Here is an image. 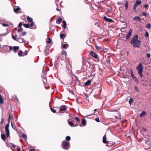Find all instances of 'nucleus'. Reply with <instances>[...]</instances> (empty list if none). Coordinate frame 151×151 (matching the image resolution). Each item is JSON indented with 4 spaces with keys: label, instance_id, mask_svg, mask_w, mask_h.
<instances>
[{
    "label": "nucleus",
    "instance_id": "obj_1",
    "mask_svg": "<svg viewBox=\"0 0 151 151\" xmlns=\"http://www.w3.org/2000/svg\"><path fill=\"white\" fill-rule=\"evenodd\" d=\"M141 43V41L138 40V36L136 34L133 36L131 41V43L133 45V47L135 48L139 47Z\"/></svg>",
    "mask_w": 151,
    "mask_h": 151
},
{
    "label": "nucleus",
    "instance_id": "obj_2",
    "mask_svg": "<svg viewBox=\"0 0 151 151\" xmlns=\"http://www.w3.org/2000/svg\"><path fill=\"white\" fill-rule=\"evenodd\" d=\"M143 69L142 65L141 63L139 64L136 67V69L138 71V74L140 76V77H143L142 72Z\"/></svg>",
    "mask_w": 151,
    "mask_h": 151
},
{
    "label": "nucleus",
    "instance_id": "obj_3",
    "mask_svg": "<svg viewBox=\"0 0 151 151\" xmlns=\"http://www.w3.org/2000/svg\"><path fill=\"white\" fill-rule=\"evenodd\" d=\"M62 145L63 148L65 149H67L70 147L69 142L65 140L63 142Z\"/></svg>",
    "mask_w": 151,
    "mask_h": 151
},
{
    "label": "nucleus",
    "instance_id": "obj_4",
    "mask_svg": "<svg viewBox=\"0 0 151 151\" xmlns=\"http://www.w3.org/2000/svg\"><path fill=\"white\" fill-rule=\"evenodd\" d=\"M8 123L7 124L5 127V130L6 132L7 137H8L9 135V123L10 122V120H8Z\"/></svg>",
    "mask_w": 151,
    "mask_h": 151
},
{
    "label": "nucleus",
    "instance_id": "obj_5",
    "mask_svg": "<svg viewBox=\"0 0 151 151\" xmlns=\"http://www.w3.org/2000/svg\"><path fill=\"white\" fill-rule=\"evenodd\" d=\"M71 121L72 120L71 119H69L68 121V124L70 126L73 127H76L78 125V124H77V125H74L73 123Z\"/></svg>",
    "mask_w": 151,
    "mask_h": 151
},
{
    "label": "nucleus",
    "instance_id": "obj_6",
    "mask_svg": "<svg viewBox=\"0 0 151 151\" xmlns=\"http://www.w3.org/2000/svg\"><path fill=\"white\" fill-rule=\"evenodd\" d=\"M106 138L105 137V135H104V144L107 143L106 145V146H111L112 145V143L109 142L108 141L106 140Z\"/></svg>",
    "mask_w": 151,
    "mask_h": 151
},
{
    "label": "nucleus",
    "instance_id": "obj_7",
    "mask_svg": "<svg viewBox=\"0 0 151 151\" xmlns=\"http://www.w3.org/2000/svg\"><path fill=\"white\" fill-rule=\"evenodd\" d=\"M132 29H130L129 31L128 34L126 36V38L127 39H129L130 38V37L132 35Z\"/></svg>",
    "mask_w": 151,
    "mask_h": 151
},
{
    "label": "nucleus",
    "instance_id": "obj_8",
    "mask_svg": "<svg viewBox=\"0 0 151 151\" xmlns=\"http://www.w3.org/2000/svg\"><path fill=\"white\" fill-rule=\"evenodd\" d=\"M90 54L94 58H97V55L95 52L91 51L90 52Z\"/></svg>",
    "mask_w": 151,
    "mask_h": 151
},
{
    "label": "nucleus",
    "instance_id": "obj_9",
    "mask_svg": "<svg viewBox=\"0 0 151 151\" xmlns=\"http://www.w3.org/2000/svg\"><path fill=\"white\" fill-rule=\"evenodd\" d=\"M104 20H105L106 22H114V21H113L112 19L108 18L105 16H104Z\"/></svg>",
    "mask_w": 151,
    "mask_h": 151
},
{
    "label": "nucleus",
    "instance_id": "obj_10",
    "mask_svg": "<svg viewBox=\"0 0 151 151\" xmlns=\"http://www.w3.org/2000/svg\"><path fill=\"white\" fill-rule=\"evenodd\" d=\"M17 41L19 42L20 43H22L24 42V40L23 39L19 37L17 38Z\"/></svg>",
    "mask_w": 151,
    "mask_h": 151
},
{
    "label": "nucleus",
    "instance_id": "obj_11",
    "mask_svg": "<svg viewBox=\"0 0 151 151\" xmlns=\"http://www.w3.org/2000/svg\"><path fill=\"white\" fill-rule=\"evenodd\" d=\"M66 110V106H62L60 109V111H65Z\"/></svg>",
    "mask_w": 151,
    "mask_h": 151
},
{
    "label": "nucleus",
    "instance_id": "obj_12",
    "mask_svg": "<svg viewBox=\"0 0 151 151\" xmlns=\"http://www.w3.org/2000/svg\"><path fill=\"white\" fill-rule=\"evenodd\" d=\"M133 19L135 21H139L141 20V19L139 17L137 16L135 17Z\"/></svg>",
    "mask_w": 151,
    "mask_h": 151
},
{
    "label": "nucleus",
    "instance_id": "obj_13",
    "mask_svg": "<svg viewBox=\"0 0 151 151\" xmlns=\"http://www.w3.org/2000/svg\"><path fill=\"white\" fill-rule=\"evenodd\" d=\"M27 21L29 22H31L33 21V19L31 17H28L27 18Z\"/></svg>",
    "mask_w": 151,
    "mask_h": 151
},
{
    "label": "nucleus",
    "instance_id": "obj_14",
    "mask_svg": "<svg viewBox=\"0 0 151 151\" xmlns=\"http://www.w3.org/2000/svg\"><path fill=\"white\" fill-rule=\"evenodd\" d=\"M141 3V1L137 0L135 4L138 6L140 5Z\"/></svg>",
    "mask_w": 151,
    "mask_h": 151
},
{
    "label": "nucleus",
    "instance_id": "obj_15",
    "mask_svg": "<svg viewBox=\"0 0 151 151\" xmlns=\"http://www.w3.org/2000/svg\"><path fill=\"white\" fill-rule=\"evenodd\" d=\"M91 82V80H88L85 83L84 85L85 86H88L90 84Z\"/></svg>",
    "mask_w": 151,
    "mask_h": 151
},
{
    "label": "nucleus",
    "instance_id": "obj_16",
    "mask_svg": "<svg viewBox=\"0 0 151 151\" xmlns=\"http://www.w3.org/2000/svg\"><path fill=\"white\" fill-rule=\"evenodd\" d=\"M62 21V19L61 18H59L56 20V23L58 24H60Z\"/></svg>",
    "mask_w": 151,
    "mask_h": 151
},
{
    "label": "nucleus",
    "instance_id": "obj_17",
    "mask_svg": "<svg viewBox=\"0 0 151 151\" xmlns=\"http://www.w3.org/2000/svg\"><path fill=\"white\" fill-rule=\"evenodd\" d=\"M20 10V8L19 7H17L16 8H14V11L15 12L17 13V12Z\"/></svg>",
    "mask_w": 151,
    "mask_h": 151
},
{
    "label": "nucleus",
    "instance_id": "obj_18",
    "mask_svg": "<svg viewBox=\"0 0 151 151\" xmlns=\"http://www.w3.org/2000/svg\"><path fill=\"white\" fill-rule=\"evenodd\" d=\"M30 26L31 27V28L32 29H35L36 28L35 26L34 25V22H32L30 24Z\"/></svg>",
    "mask_w": 151,
    "mask_h": 151
},
{
    "label": "nucleus",
    "instance_id": "obj_19",
    "mask_svg": "<svg viewBox=\"0 0 151 151\" xmlns=\"http://www.w3.org/2000/svg\"><path fill=\"white\" fill-rule=\"evenodd\" d=\"M82 123L83 126H85L86 125V122L85 119L82 120Z\"/></svg>",
    "mask_w": 151,
    "mask_h": 151
},
{
    "label": "nucleus",
    "instance_id": "obj_20",
    "mask_svg": "<svg viewBox=\"0 0 151 151\" xmlns=\"http://www.w3.org/2000/svg\"><path fill=\"white\" fill-rule=\"evenodd\" d=\"M19 49V47L18 46L13 47V50L14 52H16V50H18Z\"/></svg>",
    "mask_w": 151,
    "mask_h": 151
},
{
    "label": "nucleus",
    "instance_id": "obj_21",
    "mask_svg": "<svg viewBox=\"0 0 151 151\" xmlns=\"http://www.w3.org/2000/svg\"><path fill=\"white\" fill-rule=\"evenodd\" d=\"M130 72L131 73V76L132 77V78L135 76L134 74L133 70L132 69H131L130 70Z\"/></svg>",
    "mask_w": 151,
    "mask_h": 151
},
{
    "label": "nucleus",
    "instance_id": "obj_22",
    "mask_svg": "<svg viewBox=\"0 0 151 151\" xmlns=\"http://www.w3.org/2000/svg\"><path fill=\"white\" fill-rule=\"evenodd\" d=\"M66 37V35L64 34H61L60 35V38L62 39H63L64 38Z\"/></svg>",
    "mask_w": 151,
    "mask_h": 151
},
{
    "label": "nucleus",
    "instance_id": "obj_23",
    "mask_svg": "<svg viewBox=\"0 0 151 151\" xmlns=\"http://www.w3.org/2000/svg\"><path fill=\"white\" fill-rule=\"evenodd\" d=\"M1 138L2 139L4 140L6 139V136L4 134H1Z\"/></svg>",
    "mask_w": 151,
    "mask_h": 151
},
{
    "label": "nucleus",
    "instance_id": "obj_24",
    "mask_svg": "<svg viewBox=\"0 0 151 151\" xmlns=\"http://www.w3.org/2000/svg\"><path fill=\"white\" fill-rule=\"evenodd\" d=\"M63 27L64 29H65V28L66 27V22L65 21L63 20Z\"/></svg>",
    "mask_w": 151,
    "mask_h": 151
},
{
    "label": "nucleus",
    "instance_id": "obj_25",
    "mask_svg": "<svg viewBox=\"0 0 151 151\" xmlns=\"http://www.w3.org/2000/svg\"><path fill=\"white\" fill-rule=\"evenodd\" d=\"M27 32H23L21 34H20L19 35L20 36H24L26 35Z\"/></svg>",
    "mask_w": 151,
    "mask_h": 151
},
{
    "label": "nucleus",
    "instance_id": "obj_26",
    "mask_svg": "<svg viewBox=\"0 0 151 151\" xmlns=\"http://www.w3.org/2000/svg\"><path fill=\"white\" fill-rule=\"evenodd\" d=\"M145 112L144 111H143L142 113L140 114V116L141 117H142L145 116Z\"/></svg>",
    "mask_w": 151,
    "mask_h": 151
},
{
    "label": "nucleus",
    "instance_id": "obj_27",
    "mask_svg": "<svg viewBox=\"0 0 151 151\" xmlns=\"http://www.w3.org/2000/svg\"><path fill=\"white\" fill-rule=\"evenodd\" d=\"M23 25L26 28H28L29 27V24H23Z\"/></svg>",
    "mask_w": 151,
    "mask_h": 151
},
{
    "label": "nucleus",
    "instance_id": "obj_28",
    "mask_svg": "<svg viewBox=\"0 0 151 151\" xmlns=\"http://www.w3.org/2000/svg\"><path fill=\"white\" fill-rule=\"evenodd\" d=\"M3 98L1 95L0 94V103L1 104H2L3 103Z\"/></svg>",
    "mask_w": 151,
    "mask_h": 151
},
{
    "label": "nucleus",
    "instance_id": "obj_29",
    "mask_svg": "<svg viewBox=\"0 0 151 151\" xmlns=\"http://www.w3.org/2000/svg\"><path fill=\"white\" fill-rule=\"evenodd\" d=\"M146 27L147 28L150 29L151 28V24H147Z\"/></svg>",
    "mask_w": 151,
    "mask_h": 151
},
{
    "label": "nucleus",
    "instance_id": "obj_30",
    "mask_svg": "<svg viewBox=\"0 0 151 151\" xmlns=\"http://www.w3.org/2000/svg\"><path fill=\"white\" fill-rule=\"evenodd\" d=\"M128 1H127L125 4V7L126 10H127L128 8Z\"/></svg>",
    "mask_w": 151,
    "mask_h": 151
},
{
    "label": "nucleus",
    "instance_id": "obj_31",
    "mask_svg": "<svg viewBox=\"0 0 151 151\" xmlns=\"http://www.w3.org/2000/svg\"><path fill=\"white\" fill-rule=\"evenodd\" d=\"M44 83L45 85H46L47 83V80L46 79L44 78L43 80Z\"/></svg>",
    "mask_w": 151,
    "mask_h": 151
},
{
    "label": "nucleus",
    "instance_id": "obj_32",
    "mask_svg": "<svg viewBox=\"0 0 151 151\" xmlns=\"http://www.w3.org/2000/svg\"><path fill=\"white\" fill-rule=\"evenodd\" d=\"M73 118L76 119L78 123L80 122V119H79L77 117H73Z\"/></svg>",
    "mask_w": 151,
    "mask_h": 151
},
{
    "label": "nucleus",
    "instance_id": "obj_33",
    "mask_svg": "<svg viewBox=\"0 0 151 151\" xmlns=\"http://www.w3.org/2000/svg\"><path fill=\"white\" fill-rule=\"evenodd\" d=\"M134 101V100L132 98H130L129 101V103L130 104H131Z\"/></svg>",
    "mask_w": 151,
    "mask_h": 151
},
{
    "label": "nucleus",
    "instance_id": "obj_34",
    "mask_svg": "<svg viewBox=\"0 0 151 151\" xmlns=\"http://www.w3.org/2000/svg\"><path fill=\"white\" fill-rule=\"evenodd\" d=\"M22 52L21 51H20L18 53V55L19 56H22Z\"/></svg>",
    "mask_w": 151,
    "mask_h": 151
},
{
    "label": "nucleus",
    "instance_id": "obj_35",
    "mask_svg": "<svg viewBox=\"0 0 151 151\" xmlns=\"http://www.w3.org/2000/svg\"><path fill=\"white\" fill-rule=\"evenodd\" d=\"M47 39L48 40L47 41V42L48 43H49V44L51 42V41L49 37H48L47 38Z\"/></svg>",
    "mask_w": 151,
    "mask_h": 151
},
{
    "label": "nucleus",
    "instance_id": "obj_36",
    "mask_svg": "<svg viewBox=\"0 0 151 151\" xmlns=\"http://www.w3.org/2000/svg\"><path fill=\"white\" fill-rule=\"evenodd\" d=\"M137 6L135 4L134 5V12L136 11V7Z\"/></svg>",
    "mask_w": 151,
    "mask_h": 151
},
{
    "label": "nucleus",
    "instance_id": "obj_37",
    "mask_svg": "<svg viewBox=\"0 0 151 151\" xmlns=\"http://www.w3.org/2000/svg\"><path fill=\"white\" fill-rule=\"evenodd\" d=\"M66 139L67 141H69L70 139V137L69 136H67L66 137Z\"/></svg>",
    "mask_w": 151,
    "mask_h": 151
},
{
    "label": "nucleus",
    "instance_id": "obj_38",
    "mask_svg": "<svg viewBox=\"0 0 151 151\" xmlns=\"http://www.w3.org/2000/svg\"><path fill=\"white\" fill-rule=\"evenodd\" d=\"M12 38L14 40L17 41V37L16 36H14L12 35Z\"/></svg>",
    "mask_w": 151,
    "mask_h": 151
},
{
    "label": "nucleus",
    "instance_id": "obj_39",
    "mask_svg": "<svg viewBox=\"0 0 151 151\" xmlns=\"http://www.w3.org/2000/svg\"><path fill=\"white\" fill-rule=\"evenodd\" d=\"M51 110L52 112L54 113H55L56 112V110L52 108H51Z\"/></svg>",
    "mask_w": 151,
    "mask_h": 151
},
{
    "label": "nucleus",
    "instance_id": "obj_40",
    "mask_svg": "<svg viewBox=\"0 0 151 151\" xmlns=\"http://www.w3.org/2000/svg\"><path fill=\"white\" fill-rule=\"evenodd\" d=\"M11 125L12 127L15 130L16 129V127L15 126H14L13 125L12 122H11Z\"/></svg>",
    "mask_w": 151,
    "mask_h": 151
},
{
    "label": "nucleus",
    "instance_id": "obj_41",
    "mask_svg": "<svg viewBox=\"0 0 151 151\" xmlns=\"http://www.w3.org/2000/svg\"><path fill=\"white\" fill-rule=\"evenodd\" d=\"M19 29H18V32H21L22 31V30H23V29L22 28V27H19Z\"/></svg>",
    "mask_w": 151,
    "mask_h": 151
},
{
    "label": "nucleus",
    "instance_id": "obj_42",
    "mask_svg": "<svg viewBox=\"0 0 151 151\" xmlns=\"http://www.w3.org/2000/svg\"><path fill=\"white\" fill-rule=\"evenodd\" d=\"M62 52L63 54L65 55V56L66 55V51L64 50Z\"/></svg>",
    "mask_w": 151,
    "mask_h": 151
},
{
    "label": "nucleus",
    "instance_id": "obj_43",
    "mask_svg": "<svg viewBox=\"0 0 151 151\" xmlns=\"http://www.w3.org/2000/svg\"><path fill=\"white\" fill-rule=\"evenodd\" d=\"M145 36L146 37H147L149 36L148 33L147 31L146 32Z\"/></svg>",
    "mask_w": 151,
    "mask_h": 151
},
{
    "label": "nucleus",
    "instance_id": "obj_44",
    "mask_svg": "<svg viewBox=\"0 0 151 151\" xmlns=\"http://www.w3.org/2000/svg\"><path fill=\"white\" fill-rule=\"evenodd\" d=\"M132 78L133 79L134 81H137V78L135 76L134 77H133Z\"/></svg>",
    "mask_w": 151,
    "mask_h": 151
},
{
    "label": "nucleus",
    "instance_id": "obj_45",
    "mask_svg": "<svg viewBox=\"0 0 151 151\" xmlns=\"http://www.w3.org/2000/svg\"><path fill=\"white\" fill-rule=\"evenodd\" d=\"M66 44H64L63 45L62 48H63L64 49L66 47Z\"/></svg>",
    "mask_w": 151,
    "mask_h": 151
},
{
    "label": "nucleus",
    "instance_id": "obj_46",
    "mask_svg": "<svg viewBox=\"0 0 151 151\" xmlns=\"http://www.w3.org/2000/svg\"><path fill=\"white\" fill-rule=\"evenodd\" d=\"M2 24L4 27H7L9 26V25L6 24Z\"/></svg>",
    "mask_w": 151,
    "mask_h": 151
},
{
    "label": "nucleus",
    "instance_id": "obj_47",
    "mask_svg": "<svg viewBox=\"0 0 151 151\" xmlns=\"http://www.w3.org/2000/svg\"><path fill=\"white\" fill-rule=\"evenodd\" d=\"M22 137L24 138H27V136L25 134H23L22 135Z\"/></svg>",
    "mask_w": 151,
    "mask_h": 151
},
{
    "label": "nucleus",
    "instance_id": "obj_48",
    "mask_svg": "<svg viewBox=\"0 0 151 151\" xmlns=\"http://www.w3.org/2000/svg\"><path fill=\"white\" fill-rule=\"evenodd\" d=\"M147 56L148 58H149L150 57V54L149 53H148L147 54Z\"/></svg>",
    "mask_w": 151,
    "mask_h": 151
},
{
    "label": "nucleus",
    "instance_id": "obj_49",
    "mask_svg": "<svg viewBox=\"0 0 151 151\" xmlns=\"http://www.w3.org/2000/svg\"><path fill=\"white\" fill-rule=\"evenodd\" d=\"M22 22H20L19 24V25L18 26V27H21V26H22Z\"/></svg>",
    "mask_w": 151,
    "mask_h": 151
},
{
    "label": "nucleus",
    "instance_id": "obj_50",
    "mask_svg": "<svg viewBox=\"0 0 151 151\" xmlns=\"http://www.w3.org/2000/svg\"><path fill=\"white\" fill-rule=\"evenodd\" d=\"M135 90L137 92H138L139 91L138 88L136 86L135 87Z\"/></svg>",
    "mask_w": 151,
    "mask_h": 151
},
{
    "label": "nucleus",
    "instance_id": "obj_51",
    "mask_svg": "<svg viewBox=\"0 0 151 151\" xmlns=\"http://www.w3.org/2000/svg\"><path fill=\"white\" fill-rule=\"evenodd\" d=\"M95 120L96 122H99V118H96L95 119Z\"/></svg>",
    "mask_w": 151,
    "mask_h": 151
},
{
    "label": "nucleus",
    "instance_id": "obj_52",
    "mask_svg": "<svg viewBox=\"0 0 151 151\" xmlns=\"http://www.w3.org/2000/svg\"><path fill=\"white\" fill-rule=\"evenodd\" d=\"M9 49L10 50H13V47H12V46H10L9 47Z\"/></svg>",
    "mask_w": 151,
    "mask_h": 151
},
{
    "label": "nucleus",
    "instance_id": "obj_53",
    "mask_svg": "<svg viewBox=\"0 0 151 151\" xmlns=\"http://www.w3.org/2000/svg\"><path fill=\"white\" fill-rule=\"evenodd\" d=\"M4 119H3V118H2L1 119V124H2L3 123V122H4Z\"/></svg>",
    "mask_w": 151,
    "mask_h": 151
},
{
    "label": "nucleus",
    "instance_id": "obj_54",
    "mask_svg": "<svg viewBox=\"0 0 151 151\" xmlns=\"http://www.w3.org/2000/svg\"><path fill=\"white\" fill-rule=\"evenodd\" d=\"M17 151H21V149L20 148L18 147L17 149Z\"/></svg>",
    "mask_w": 151,
    "mask_h": 151
},
{
    "label": "nucleus",
    "instance_id": "obj_55",
    "mask_svg": "<svg viewBox=\"0 0 151 151\" xmlns=\"http://www.w3.org/2000/svg\"><path fill=\"white\" fill-rule=\"evenodd\" d=\"M55 67L56 69H57L58 68L57 65V63L56 64V62H55Z\"/></svg>",
    "mask_w": 151,
    "mask_h": 151
},
{
    "label": "nucleus",
    "instance_id": "obj_56",
    "mask_svg": "<svg viewBox=\"0 0 151 151\" xmlns=\"http://www.w3.org/2000/svg\"><path fill=\"white\" fill-rule=\"evenodd\" d=\"M143 6L145 8H147L148 7V5L147 4H145L143 5Z\"/></svg>",
    "mask_w": 151,
    "mask_h": 151
},
{
    "label": "nucleus",
    "instance_id": "obj_57",
    "mask_svg": "<svg viewBox=\"0 0 151 151\" xmlns=\"http://www.w3.org/2000/svg\"><path fill=\"white\" fill-rule=\"evenodd\" d=\"M142 14L143 16H146V13L143 12V13H142Z\"/></svg>",
    "mask_w": 151,
    "mask_h": 151
},
{
    "label": "nucleus",
    "instance_id": "obj_58",
    "mask_svg": "<svg viewBox=\"0 0 151 151\" xmlns=\"http://www.w3.org/2000/svg\"><path fill=\"white\" fill-rule=\"evenodd\" d=\"M9 118H8V120H10L11 119V117L10 115L9 114Z\"/></svg>",
    "mask_w": 151,
    "mask_h": 151
},
{
    "label": "nucleus",
    "instance_id": "obj_59",
    "mask_svg": "<svg viewBox=\"0 0 151 151\" xmlns=\"http://www.w3.org/2000/svg\"><path fill=\"white\" fill-rule=\"evenodd\" d=\"M72 116V117H75V116L74 115H73L72 114H69V116Z\"/></svg>",
    "mask_w": 151,
    "mask_h": 151
},
{
    "label": "nucleus",
    "instance_id": "obj_60",
    "mask_svg": "<svg viewBox=\"0 0 151 151\" xmlns=\"http://www.w3.org/2000/svg\"><path fill=\"white\" fill-rule=\"evenodd\" d=\"M70 92L72 94H73V92L72 90H70Z\"/></svg>",
    "mask_w": 151,
    "mask_h": 151
},
{
    "label": "nucleus",
    "instance_id": "obj_61",
    "mask_svg": "<svg viewBox=\"0 0 151 151\" xmlns=\"http://www.w3.org/2000/svg\"><path fill=\"white\" fill-rule=\"evenodd\" d=\"M29 151H35V150L34 149H30Z\"/></svg>",
    "mask_w": 151,
    "mask_h": 151
},
{
    "label": "nucleus",
    "instance_id": "obj_62",
    "mask_svg": "<svg viewBox=\"0 0 151 151\" xmlns=\"http://www.w3.org/2000/svg\"><path fill=\"white\" fill-rule=\"evenodd\" d=\"M12 147H15L16 146L14 144H13L12 145Z\"/></svg>",
    "mask_w": 151,
    "mask_h": 151
},
{
    "label": "nucleus",
    "instance_id": "obj_63",
    "mask_svg": "<svg viewBox=\"0 0 151 151\" xmlns=\"http://www.w3.org/2000/svg\"><path fill=\"white\" fill-rule=\"evenodd\" d=\"M6 34H1V35H2L3 36H5L6 35Z\"/></svg>",
    "mask_w": 151,
    "mask_h": 151
},
{
    "label": "nucleus",
    "instance_id": "obj_64",
    "mask_svg": "<svg viewBox=\"0 0 151 151\" xmlns=\"http://www.w3.org/2000/svg\"><path fill=\"white\" fill-rule=\"evenodd\" d=\"M107 51V49H106L105 48H104V52L105 51L106 52V51Z\"/></svg>",
    "mask_w": 151,
    "mask_h": 151
}]
</instances>
